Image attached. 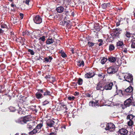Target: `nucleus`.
Here are the masks:
<instances>
[{"label": "nucleus", "instance_id": "obj_62", "mask_svg": "<svg viewBox=\"0 0 135 135\" xmlns=\"http://www.w3.org/2000/svg\"><path fill=\"white\" fill-rule=\"evenodd\" d=\"M50 135H55L53 133H50Z\"/></svg>", "mask_w": 135, "mask_h": 135}, {"label": "nucleus", "instance_id": "obj_6", "mask_svg": "<svg viewBox=\"0 0 135 135\" xmlns=\"http://www.w3.org/2000/svg\"><path fill=\"white\" fill-rule=\"evenodd\" d=\"M117 71V70H115L114 67H109L107 69V73L109 74H113L116 73Z\"/></svg>", "mask_w": 135, "mask_h": 135}, {"label": "nucleus", "instance_id": "obj_49", "mask_svg": "<svg viewBox=\"0 0 135 135\" xmlns=\"http://www.w3.org/2000/svg\"><path fill=\"white\" fill-rule=\"evenodd\" d=\"M20 18L21 19H22L23 18V14L22 13H20Z\"/></svg>", "mask_w": 135, "mask_h": 135}, {"label": "nucleus", "instance_id": "obj_34", "mask_svg": "<svg viewBox=\"0 0 135 135\" xmlns=\"http://www.w3.org/2000/svg\"><path fill=\"white\" fill-rule=\"evenodd\" d=\"M124 73L120 75L119 76V78L120 80H123V79H124V76H124V75H123Z\"/></svg>", "mask_w": 135, "mask_h": 135}, {"label": "nucleus", "instance_id": "obj_32", "mask_svg": "<svg viewBox=\"0 0 135 135\" xmlns=\"http://www.w3.org/2000/svg\"><path fill=\"white\" fill-rule=\"evenodd\" d=\"M89 105L90 106L92 107H95V104L94 103V102L91 101L89 103Z\"/></svg>", "mask_w": 135, "mask_h": 135}, {"label": "nucleus", "instance_id": "obj_52", "mask_svg": "<svg viewBox=\"0 0 135 135\" xmlns=\"http://www.w3.org/2000/svg\"><path fill=\"white\" fill-rule=\"evenodd\" d=\"M64 23V21H61L60 22V24L61 25H65Z\"/></svg>", "mask_w": 135, "mask_h": 135}, {"label": "nucleus", "instance_id": "obj_28", "mask_svg": "<svg viewBox=\"0 0 135 135\" xmlns=\"http://www.w3.org/2000/svg\"><path fill=\"white\" fill-rule=\"evenodd\" d=\"M83 81V80L81 78H79L78 80V83L79 85H80L82 84Z\"/></svg>", "mask_w": 135, "mask_h": 135}, {"label": "nucleus", "instance_id": "obj_5", "mask_svg": "<svg viewBox=\"0 0 135 135\" xmlns=\"http://www.w3.org/2000/svg\"><path fill=\"white\" fill-rule=\"evenodd\" d=\"M33 20L35 23L39 24L42 22V19L39 15H37L33 18Z\"/></svg>", "mask_w": 135, "mask_h": 135}, {"label": "nucleus", "instance_id": "obj_19", "mask_svg": "<svg viewBox=\"0 0 135 135\" xmlns=\"http://www.w3.org/2000/svg\"><path fill=\"white\" fill-rule=\"evenodd\" d=\"M52 58L51 56H49L45 58V60L47 62H50Z\"/></svg>", "mask_w": 135, "mask_h": 135}, {"label": "nucleus", "instance_id": "obj_25", "mask_svg": "<svg viewBox=\"0 0 135 135\" xmlns=\"http://www.w3.org/2000/svg\"><path fill=\"white\" fill-rule=\"evenodd\" d=\"M109 3H104L102 5V7L103 9H105L107 7V6H109Z\"/></svg>", "mask_w": 135, "mask_h": 135}, {"label": "nucleus", "instance_id": "obj_50", "mask_svg": "<svg viewBox=\"0 0 135 135\" xmlns=\"http://www.w3.org/2000/svg\"><path fill=\"white\" fill-rule=\"evenodd\" d=\"M51 76L49 75H46V76L45 77V78L46 79H47L48 78L50 79V78H51Z\"/></svg>", "mask_w": 135, "mask_h": 135}, {"label": "nucleus", "instance_id": "obj_26", "mask_svg": "<svg viewBox=\"0 0 135 135\" xmlns=\"http://www.w3.org/2000/svg\"><path fill=\"white\" fill-rule=\"evenodd\" d=\"M134 116L132 114L128 115L127 117V119H129L130 120H132L134 118Z\"/></svg>", "mask_w": 135, "mask_h": 135}, {"label": "nucleus", "instance_id": "obj_41", "mask_svg": "<svg viewBox=\"0 0 135 135\" xmlns=\"http://www.w3.org/2000/svg\"><path fill=\"white\" fill-rule=\"evenodd\" d=\"M62 19H65L66 18V16L65 14L63 13L62 15L61 16Z\"/></svg>", "mask_w": 135, "mask_h": 135}, {"label": "nucleus", "instance_id": "obj_56", "mask_svg": "<svg viewBox=\"0 0 135 135\" xmlns=\"http://www.w3.org/2000/svg\"><path fill=\"white\" fill-rule=\"evenodd\" d=\"M11 6L14 8V7H16V5L13 4H11Z\"/></svg>", "mask_w": 135, "mask_h": 135}, {"label": "nucleus", "instance_id": "obj_27", "mask_svg": "<svg viewBox=\"0 0 135 135\" xmlns=\"http://www.w3.org/2000/svg\"><path fill=\"white\" fill-rule=\"evenodd\" d=\"M33 122H31L29 123L27 126V128L29 129L31 128L33 126Z\"/></svg>", "mask_w": 135, "mask_h": 135}, {"label": "nucleus", "instance_id": "obj_35", "mask_svg": "<svg viewBox=\"0 0 135 135\" xmlns=\"http://www.w3.org/2000/svg\"><path fill=\"white\" fill-rule=\"evenodd\" d=\"M31 33H30V32L28 31H26L25 32L23 33V35L29 36L30 35Z\"/></svg>", "mask_w": 135, "mask_h": 135}, {"label": "nucleus", "instance_id": "obj_45", "mask_svg": "<svg viewBox=\"0 0 135 135\" xmlns=\"http://www.w3.org/2000/svg\"><path fill=\"white\" fill-rule=\"evenodd\" d=\"M50 80L52 81H54L55 80V78L52 76H51V78H50Z\"/></svg>", "mask_w": 135, "mask_h": 135}, {"label": "nucleus", "instance_id": "obj_59", "mask_svg": "<svg viewBox=\"0 0 135 135\" xmlns=\"http://www.w3.org/2000/svg\"><path fill=\"white\" fill-rule=\"evenodd\" d=\"M53 17H52V15H50L49 16V18H53Z\"/></svg>", "mask_w": 135, "mask_h": 135}, {"label": "nucleus", "instance_id": "obj_3", "mask_svg": "<svg viewBox=\"0 0 135 135\" xmlns=\"http://www.w3.org/2000/svg\"><path fill=\"white\" fill-rule=\"evenodd\" d=\"M123 76H124V78L126 81L129 83H131L132 82L133 77L132 75L129 74H126Z\"/></svg>", "mask_w": 135, "mask_h": 135}, {"label": "nucleus", "instance_id": "obj_20", "mask_svg": "<svg viewBox=\"0 0 135 135\" xmlns=\"http://www.w3.org/2000/svg\"><path fill=\"white\" fill-rule=\"evenodd\" d=\"M84 64L83 61H80L78 62L77 65L79 67H83L84 66Z\"/></svg>", "mask_w": 135, "mask_h": 135}, {"label": "nucleus", "instance_id": "obj_33", "mask_svg": "<svg viewBox=\"0 0 135 135\" xmlns=\"http://www.w3.org/2000/svg\"><path fill=\"white\" fill-rule=\"evenodd\" d=\"M132 34L128 32H127L126 33V35L127 37L128 38H129L131 37V36Z\"/></svg>", "mask_w": 135, "mask_h": 135}, {"label": "nucleus", "instance_id": "obj_8", "mask_svg": "<svg viewBox=\"0 0 135 135\" xmlns=\"http://www.w3.org/2000/svg\"><path fill=\"white\" fill-rule=\"evenodd\" d=\"M55 122L51 120H49L46 122L47 125L50 127H54Z\"/></svg>", "mask_w": 135, "mask_h": 135}, {"label": "nucleus", "instance_id": "obj_30", "mask_svg": "<svg viewBox=\"0 0 135 135\" xmlns=\"http://www.w3.org/2000/svg\"><path fill=\"white\" fill-rule=\"evenodd\" d=\"M61 54V56L64 58L66 56V54L64 52H63L62 51L60 52Z\"/></svg>", "mask_w": 135, "mask_h": 135}, {"label": "nucleus", "instance_id": "obj_63", "mask_svg": "<svg viewBox=\"0 0 135 135\" xmlns=\"http://www.w3.org/2000/svg\"><path fill=\"white\" fill-rule=\"evenodd\" d=\"M3 31L2 29L0 28V33L3 32Z\"/></svg>", "mask_w": 135, "mask_h": 135}, {"label": "nucleus", "instance_id": "obj_64", "mask_svg": "<svg viewBox=\"0 0 135 135\" xmlns=\"http://www.w3.org/2000/svg\"><path fill=\"white\" fill-rule=\"evenodd\" d=\"M75 95H77L79 94V93L77 92H75Z\"/></svg>", "mask_w": 135, "mask_h": 135}, {"label": "nucleus", "instance_id": "obj_12", "mask_svg": "<svg viewBox=\"0 0 135 135\" xmlns=\"http://www.w3.org/2000/svg\"><path fill=\"white\" fill-rule=\"evenodd\" d=\"M132 98L131 97L126 100L124 102V105L127 106H129L132 102Z\"/></svg>", "mask_w": 135, "mask_h": 135}, {"label": "nucleus", "instance_id": "obj_58", "mask_svg": "<svg viewBox=\"0 0 135 135\" xmlns=\"http://www.w3.org/2000/svg\"><path fill=\"white\" fill-rule=\"evenodd\" d=\"M1 27L3 28H6V27H7V26L5 25H1Z\"/></svg>", "mask_w": 135, "mask_h": 135}, {"label": "nucleus", "instance_id": "obj_21", "mask_svg": "<svg viewBox=\"0 0 135 135\" xmlns=\"http://www.w3.org/2000/svg\"><path fill=\"white\" fill-rule=\"evenodd\" d=\"M109 61L111 62H114L116 60V58L115 57H109L108 59Z\"/></svg>", "mask_w": 135, "mask_h": 135}, {"label": "nucleus", "instance_id": "obj_47", "mask_svg": "<svg viewBox=\"0 0 135 135\" xmlns=\"http://www.w3.org/2000/svg\"><path fill=\"white\" fill-rule=\"evenodd\" d=\"M94 103L95 104V107L98 106V101H95L94 102Z\"/></svg>", "mask_w": 135, "mask_h": 135}, {"label": "nucleus", "instance_id": "obj_42", "mask_svg": "<svg viewBox=\"0 0 135 135\" xmlns=\"http://www.w3.org/2000/svg\"><path fill=\"white\" fill-rule=\"evenodd\" d=\"M88 44L89 47H92L94 45V43L92 42H89L88 43Z\"/></svg>", "mask_w": 135, "mask_h": 135}, {"label": "nucleus", "instance_id": "obj_53", "mask_svg": "<svg viewBox=\"0 0 135 135\" xmlns=\"http://www.w3.org/2000/svg\"><path fill=\"white\" fill-rule=\"evenodd\" d=\"M48 102H49L48 101H45L43 103V105H45L46 104H48Z\"/></svg>", "mask_w": 135, "mask_h": 135}, {"label": "nucleus", "instance_id": "obj_16", "mask_svg": "<svg viewBox=\"0 0 135 135\" xmlns=\"http://www.w3.org/2000/svg\"><path fill=\"white\" fill-rule=\"evenodd\" d=\"M39 91L37 92L36 94V97L38 99L41 98L43 97V96L42 94H41V93L40 91L38 90Z\"/></svg>", "mask_w": 135, "mask_h": 135}, {"label": "nucleus", "instance_id": "obj_31", "mask_svg": "<svg viewBox=\"0 0 135 135\" xmlns=\"http://www.w3.org/2000/svg\"><path fill=\"white\" fill-rule=\"evenodd\" d=\"M89 105L90 106L92 107H95V104L94 103V102L91 101L89 103Z\"/></svg>", "mask_w": 135, "mask_h": 135}, {"label": "nucleus", "instance_id": "obj_60", "mask_svg": "<svg viewBox=\"0 0 135 135\" xmlns=\"http://www.w3.org/2000/svg\"><path fill=\"white\" fill-rule=\"evenodd\" d=\"M98 41L99 42H103L102 40V39H99Z\"/></svg>", "mask_w": 135, "mask_h": 135}, {"label": "nucleus", "instance_id": "obj_2", "mask_svg": "<svg viewBox=\"0 0 135 135\" xmlns=\"http://www.w3.org/2000/svg\"><path fill=\"white\" fill-rule=\"evenodd\" d=\"M29 121V119L27 117H25L23 118H21L16 120V122L19 123L23 124L26 123Z\"/></svg>", "mask_w": 135, "mask_h": 135}, {"label": "nucleus", "instance_id": "obj_36", "mask_svg": "<svg viewBox=\"0 0 135 135\" xmlns=\"http://www.w3.org/2000/svg\"><path fill=\"white\" fill-rule=\"evenodd\" d=\"M133 124V122L132 120H130L128 122V125L129 126H132Z\"/></svg>", "mask_w": 135, "mask_h": 135}, {"label": "nucleus", "instance_id": "obj_13", "mask_svg": "<svg viewBox=\"0 0 135 135\" xmlns=\"http://www.w3.org/2000/svg\"><path fill=\"white\" fill-rule=\"evenodd\" d=\"M133 88L131 86H130L125 90V94L126 93H129L130 94H131L132 93Z\"/></svg>", "mask_w": 135, "mask_h": 135}, {"label": "nucleus", "instance_id": "obj_54", "mask_svg": "<svg viewBox=\"0 0 135 135\" xmlns=\"http://www.w3.org/2000/svg\"><path fill=\"white\" fill-rule=\"evenodd\" d=\"M86 96L88 97H91V95L89 94H86Z\"/></svg>", "mask_w": 135, "mask_h": 135}, {"label": "nucleus", "instance_id": "obj_14", "mask_svg": "<svg viewBox=\"0 0 135 135\" xmlns=\"http://www.w3.org/2000/svg\"><path fill=\"white\" fill-rule=\"evenodd\" d=\"M94 75V74L93 72H89L85 74V78H89L92 77Z\"/></svg>", "mask_w": 135, "mask_h": 135}, {"label": "nucleus", "instance_id": "obj_48", "mask_svg": "<svg viewBox=\"0 0 135 135\" xmlns=\"http://www.w3.org/2000/svg\"><path fill=\"white\" fill-rule=\"evenodd\" d=\"M64 2H66V3L68 4H69V3L70 2L71 0H63Z\"/></svg>", "mask_w": 135, "mask_h": 135}, {"label": "nucleus", "instance_id": "obj_11", "mask_svg": "<svg viewBox=\"0 0 135 135\" xmlns=\"http://www.w3.org/2000/svg\"><path fill=\"white\" fill-rule=\"evenodd\" d=\"M113 86V84L112 83L107 84L104 86V89L106 90H111Z\"/></svg>", "mask_w": 135, "mask_h": 135}, {"label": "nucleus", "instance_id": "obj_7", "mask_svg": "<svg viewBox=\"0 0 135 135\" xmlns=\"http://www.w3.org/2000/svg\"><path fill=\"white\" fill-rule=\"evenodd\" d=\"M104 86L103 84L99 82L97 84L96 89L97 90H103L104 89Z\"/></svg>", "mask_w": 135, "mask_h": 135}, {"label": "nucleus", "instance_id": "obj_44", "mask_svg": "<svg viewBox=\"0 0 135 135\" xmlns=\"http://www.w3.org/2000/svg\"><path fill=\"white\" fill-rule=\"evenodd\" d=\"M75 99L74 97H68V99L70 100H74Z\"/></svg>", "mask_w": 135, "mask_h": 135}, {"label": "nucleus", "instance_id": "obj_46", "mask_svg": "<svg viewBox=\"0 0 135 135\" xmlns=\"http://www.w3.org/2000/svg\"><path fill=\"white\" fill-rule=\"evenodd\" d=\"M60 106H62L63 108H66V110L67 109V108L66 107V105L65 104H60Z\"/></svg>", "mask_w": 135, "mask_h": 135}, {"label": "nucleus", "instance_id": "obj_23", "mask_svg": "<svg viewBox=\"0 0 135 135\" xmlns=\"http://www.w3.org/2000/svg\"><path fill=\"white\" fill-rule=\"evenodd\" d=\"M117 46L122 47L123 45V41H119L117 43Z\"/></svg>", "mask_w": 135, "mask_h": 135}, {"label": "nucleus", "instance_id": "obj_4", "mask_svg": "<svg viewBox=\"0 0 135 135\" xmlns=\"http://www.w3.org/2000/svg\"><path fill=\"white\" fill-rule=\"evenodd\" d=\"M115 125L113 123H110L107 125L105 129L110 132L113 131L115 129Z\"/></svg>", "mask_w": 135, "mask_h": 135}, {"label": "nucleus", "instance_id": "obj_61", "mask_svg": "<svg viewBox=\"0 0 135 135\" xmlns=\"http://www.w3.org/2000/svg\"><path fill=\"white\" fill-rule=\"evenodd\" d=\"M102 45V42H100L99 44V46H100Z\"/></svg>", "mask_w": 135, "mask_h": 135}, {"label": "nucleus", "instance_id": "obj_37", "mask_svg": "<svg viewBox=\"0 0 135 135\" xmlns=\"http://www.w3.org/2000/svg\"><path fill=\"white\" fill-rule=\"evenodd\" d=\"M18 20L16 17H14V18L13 19V23L14 24H16L17 22L18 21Z\"/></svg>", "mask_w": 135, "mask_h": 135}, {"label": "nucleus", "instance_id": "obj_1", "mask_svg": "<svg viewBox=\"0 0 135 135\" xmlns=\"http://www.w3.org/2000/svg\"><path fill=\"white\" fill-rule=\"evenodd\" d=\"M43 126L42 124L40 123L38 124L33 130L29 132V134H33L37 133L41 131V128Z\"/></svg>", "mask_w": 135, "mask_h": 135}, {"label": "nucleus", "instance_id": "obj_38", "mask_svg": "<svg viewBox=\"0 0 135 135\" xmlns=\"http://www.w3.org/2000/svg\"><path fill=\"white\" fill-rule=\"evenodd\" d=\"M30 1V0H26L25 1H23V3H24L28 5H29V2Z\"/></svg>", "mask_w": 135, "mask_h": 135}, {"label": "nucleus", "instance_id": "obj_15", "mask_svg": "<svg viewBox=\"0 0 135 135\" xmlns=\"http://www.w3.org/2000/svg\"><path fill=\"white\" fill-rule=\"evenodd\" d=\"M119 132L120 133L121 135H125L127 134L128 131L125 129L122 128L119 130Z\"/></svg>", "mask_w": 135, "mask_h": 135}, {"label": "nucleus", "instance_id": "obj_39", "mask_svg": "<svg viewBox=\"0 0 135 135\" xmlns=\"http://www.w3.org/2000/svg\"><path fill=\"white\" fill-rule=\"evenodd\" d=\"M28 51L29 52H30L31 55H34V52L33 50L31 49H29L28 50Z\"/></svg>", "mask_w": 135, "mask_h": 135}, {"label": "nucleus", "instance_id": "obj_24", "mask_svg": "<svg viewBox=\"0 0 135 135\" xmlns=\"http://www.w3.org/2000/svg\"><path fill=\"white\" fill-rule=\"evenodd\" d=\"M107 60V58L105 57H103L101 61V63L102 64H105Z\"/></svg>", "mask_w": 135, "mask_h": 135}, {"label": "nucleus", "instance_id": "obj_10", "mask_svg": "<svg viewBox=\"0 0 135 135\" xmlns=\"http://www.w3.org/2000/svg\"><path fill=\"white\" fill-rule=\"evenodd\" d=\"M39 91L42 93H43V95L44 96H50L51 95V94L52 93L50 91L48 90H46L45 92H44L42 89H40Z\"/></svg>", "mask_w": 135, "mask_h": 135}, {"label": "nucleus", "instance_id": "obj_55", "mask_svg": "<svg viewBox=\"0 0 135 135\" xmlns=\"http://www.w3.org/2000/svg\"><path fill=\"white\" fill-rule=\"evenodd\" d=\"M123 52L126 53L127 52V49L126 48H125L123 50Z\"/></svg>", "mask_w": 135, "mask_h": 135}, {"label": "nucleus", "instance_id": "obj_29", "mask_svg": "<svg viewBox=\"0 0 135 135\" xmlns=\"http://www.w3.org/2000/svg\"><path fill=\"white\" fill-rule=\"evenodd\" d=\"M114 49V46L112 44L110 45L109 46V50L110 51L113 50Z\"/></svg>", "mask_w": 135, "mask_h": 135}, {"label": "nucleus", "instance_id": "obj_22", "mask_svg": "<svg viewBox=\"0 0 135 135\" xmlns=\"http://www.w3.org/2000/svg\"><path fill=\"white\" fill-rule=\"evenodd\" d=\"M132 43L131 45V47L132 48H135V38H133L132 40Z\"/></svg>", "mask_w": 135, "mask_h": 135}, {"label": "nucleus", "instance_id": "obj_57", "mask_svg": "<svg viewBox=\"0 0 135 135\" xmlns=\"http://www.w3.org/2000/svg\"><path fill=\"white\" fill-rule=\"evenodd\" d=\"M131 105L133 106H135V102H132Z\"/></svg>", "mask_w": 135, "mask_h": 135}, {"label": "nucleus", "instance_id": "obj_9", "mask_svg": "<svg viewBox=\"0 0 135 135\" xmlns=\"http://www.w3.org/2000/svg\"><path fill=\"white\" fill-rule=\"evenodd\" d=\"M114 30L115 31L114 34L115 36L116 37H119V36L121 32V30L120 28H117L115 29Z\"/></svg>", "mask_w": 135, "mask_h": 135}, {"label": "nucleus", "instance_id": "obj_51", "mask_svg": "<svg viewBox=\"0 0 135 135\" xmlns=\"http://www.w3.org/2000/svg\"><path fill=\"white\" fill-rule=\"evenodd\" d=\"M69 21H64V25H67L69 23Z\"/></svg>", "mask_w": 135, "mask_h": 135}, {"label": "nucleus", "instance_id": "obj_17", "mask_svg": "<svg viewBox=\"0 0 135 135\" xmlns=\"http://www.w3.org/2000/svg\"><path fill=\"white\" fill-rule=\"evenodd\" d=\"M64 10V8L62 6H60L56 8V11L59 13H62L63 12Z\"/></svg>", "mask_w": 135, "mask_h": 135}, {"label": "nucleus", "instance_id": "obj_43", "mask_svg": "<svg viewBox=\"0 0 135 135\" xmlns=\"http://www.w3.org/2000/svg\"><path fill=\"white\" fill-rule=\"evenodd\" d=\"M39 40H41L42 41H44L45 40V37L44 36H43L42 37H40Z\"/></svg>", "mask_w": 135, "mask_h": 135}, {"label": "nucleus", "instance_id": "obj_18", "mask_svg": "<svg viewBox=\"0 0 135 135\" xmlns=\"http://www.w3.org/2000/svg\"><path fill=\"white\" fill-rule=\"evenodd\" d=\"M55 41L52 38H48L46 41V44H50L53 43Z\"/></svg>", "mask_w": 135, "mask_h": 135}, {"label": "nucleus", "instance_id": "obj_40", "mask_svg": "<svg viewBox=\"0 0 135 135\" xmlns=\"http://www.w3.org/2000/svg\"><path fill=\"white\" fill-rule=\"evenodd\" d=\"M9 109L11 112H14L15 110V108L12 107H9Z\"/></svg>", "mask_w": 135, "mask_h": 135}]
</instances>
